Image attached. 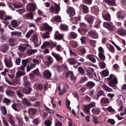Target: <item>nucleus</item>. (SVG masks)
<instances>
[{"label":"nucleus","instance_id":"1","mask_svg":"<svg viewBox=\"0 0 126 126\" xmlns=\"http://www.w3.org/2000/svg\"><path fill=\"white\" fill-rule=\"evenodd\" d=\"M65 77L66 78H70L71 81L74 83L76 82L77 77L75 76L73 72L72 71H68L66 72L65 75Z\"/></svg>","mask_w":126,"mask_h":126},{"label":"nucleus","instance_id":"2","mask_svg":"<svg viewBox=\"0 0 126 126\" xmlns=\"http://www.w3.org/2000/svg\"><path fill=\"white\" fill-rule=\"evenodd\" d=\"M118 83V81L117 78L115 77L113 78L112 80L109 81L108 85L111 87H112L114 89H116L117 87L116 85Z\"/></svg>","mask_w":126,"mask_h":126},{"label":"nucleus","instance_id":"3","mask_svg":"<svg viewBox=\"0 0 126 126\" xmlns=\"http://www.w3.org/2000/svg\"><path fill=\"white\" fill-rule=\"evenodd\" d=\"M37 7L35 3H28L26 6V9L30 12L34 11Z\"/></svg>","mask_w":126,"mask_h":126},{"label":"nucleus","instance_id":"4","mask_svg":"<svg viewBox=\"0 0 126 126\" xmlns=\"http://www.w3.org/2000/svg\"><path fill=\"white\" fill-rule=\"evenodd\" d=\"M31 39L35 47H38L40 45V43H38V39L36 34H34L32 36Z\"/></svg>","mask_w":126,"mask_h":126},{"label":"nucleus","instance_id":"5","mask_svg":"<svg viewBox=\"0 0 126 126\" xmlns=\"http://www.w3.org/2000/svg\"><path fill=\"white\" fill-rule=\"evenodd\" d=\"M36 110V109L32 108H29L28 110V116L30 118L33 119L35 117Z\"/></svg>","mask_w":126,"mask_h":126},{"label":"nucleus","instance_id":"6","mask_svg":"<svg viewBox=\"0 0 126 126\" xmlns=\"http://www.w3.org/2000/svg\"><path fill=\"white\" fill-rule=\"evenodd\" d=\"M51 54L55 58L57 62H59L61 63L63 62L62 61L63 60V58L59 54L52 51Z\"/></svg>","mask_w":126,"mask_h":126},{"label":"nucleus","instance_id":"7","mask_svg":"<svg viewBox=\"0 0 126 126\" xmlns=\"http://www.w3.org/2000/svg\"><path fill=\"white\" fill-rule=\"evenodd\" d=\"M102 17L105 20L108 21L110 20V16L109 14L108 13L107 11L105 10H104L102 13Z\"/></svg>","mask_w":126,"mask_h":126},{"label":"nucleus","instance_id":"8","mask_svg":"<svg viewBox=\"0 0 126 126\" xmlns=\"http://www.w3.org/2000/svg\"><path fill=\"white\" fill-rule=\"evenodd\" d=\"M84 18L89 23L92 24L94 20V17L92 15H89L88 14L85 16Z\"/></svg>","mask_w":126,"mask_h":126},{"label":"nucleus","instance_id":"9","mask_svg":"<svg viewBox=\"0 0 126 126\" xmlns=\"http://www.w3.org/2000/svg\"><path fill=\"white\" fill-rule=\"evenodd\" d=\"M42 30H45L47 31L48 32H49L52 31V28L47 23H45L43 24L42 26Z\"/></svg>","mask_w":126,"mask_h":126},{"label":"nucleus","instance_id":"10","mask_svg":"<svg viewBox=\"0 0 126 126\" xmlns=\"http://www.w3.org/2000/svg\"><path fill=\"white\" fill-rule=\"evenodd\" d=\"M4 62L6 66L9 68L12 67L13 63L11 59L6 58L4 59Z\"/></svg>","mask_w":126,"mask_h":126},{"label":"nucleus","instance_id":"11","mask_svg":"<svg viewBox=\"0 0 126 126\" xmlns=\"http://www.w3.org/2000/svg\"><path fill=\"white\" fill-rule=\"evenodd\" d=\"M32 88L30 86H26L23 89V93L25 94H30L32 91Z\"/></svg>","mask_w":126,"mask_h":126},{"label":"nucleus","instance_id":"12","mask_svg":"<svg viewBox=\"0 0 126 126\" xmlns=\"http://www.w3.org/2000/svg\"><path fill=\"white\" fill-rule=\"evenodd\" d=\"M79 7L82 10L83 13L84 14L88 13L89 12L88 7L85 5H81Z\"/></svg>","mask_w":126,"mask_h":126},{"label":"nucleus","instance_id":"13","mask_svg":"<svg viewBox=\"0 0 126 126\" xmlns=\"http://www.w3.org/2000/svg\"><path fill=\"white\" fill-rule=\"evenodd\" d=\"M88 33L90 36L93 38L97 39L98 38V35L96 31H90Z\"/></svg>","mask_w":126,"mask_h":126},{"label":"nucleus","instance_id":"14","mask_svg":"<svg viewBox=\"0 0 126 126\" xmlns=\"http://www.w3.org/2000/svg\"><path fill=\"white\" fill-rule=\"evenodd\" d=\"M9 46L8 44H3L2 46L1 49L2 52L6 53L9 50Z\"/></svg>","mask_w":126,"mask_h":126},{"label":"nucleus","instance_id":"15","mask_svg":"<svg viewBox=\"0 0 126 126\" xmlns=\"http://www.w3.org/2000/svg\"><path fill=\"white\" fill-rule=\"evenodd\" d=\"M43 74L44 77L47 79H48L50 78L51 76V73L48 70H44L43 72Z\"/></svg>","mask_w":126,"mask_h":126},{"label":"nucleus","instance_id":"16","mask_svg":"<svg viewBox=\"0 0 126 126\" xmlns=\"http://www.w3.org/2000/svg\"><path fill=\"white\" fill-rule=\"evenodd\" d=\"M103 25L104 27L107 28L110 31H112L114 29L113 26L108 22H104L103 24Z\"/></svg>","mask_w":126,"mask_h":126},{"label":"nucleus","instance_id":"17","mask_svg":"<svg viewBox=\"0 0 126 126\" xmlns=\"http://www.w3.org/2000/svg\"><path fill=\"white\" fill-rule=\"evenodd\" d=\"M54 38L56 39L61 40L63 38V35L60 34L58 31H56L55 33Z\"/></svg>","mask_w":126,"mask_h":126},{"label":"nucleus","instance_id":"18","mask_svg":"<svg viewBox=\"0 0 126 126\" xmlns=\"http://www.w3.org/2000/svg\"><path fill=\"white\" fill-rule=\"evenodd\" d=\"M117 17L119 20H123L125 18L126 16L125 14L121 11H118L117 13Z\"/></svg>","mask_w":126,"mask_h":126},{"label":"nucleus","instance_id":"19","mask_svg":"<svg viewBox=\"0 0 126 126\" xmlns=\"http://www.w3.org/2000/svg\"><path fill=\"white\" fill-rule=\"evenodd\" d=\"M87 59H89L90 61L93 63H95L96 61L95 59L94 58V55L92 54H89L86 56Z\"/></svg>","mask_w":126,"mask_h":126},{"label":"nucleus","instance_id":"20","mask_svg":"<svg viewBox=\"0 0 126 126\" xmlns=\"http://www.w3.org/2000/svg\"><path fill=\"white\" fill-rule=\"evenodd\" d=\"M67 12L69 15L70 16H73L75 14L74 9L72 7L69 8L66 11Z\"/></svg>","mask_w":126,"mask_h":126},{"label":"nucleus","instance_id":"21","mask_svg":"<svg viewBox=\"0 0 126 126\" xmlns=\"http://www.w3.org/2000/svg\"><path fill=\"white\" fill-rule=\"evenodd\" d=\"M95 85V83L92 81H89L87 82L85 86L88 88L91 89Z\"/></svg>","mask_w":126,"mask_h":126},{"label":"nucleus","instance_id":"22","mask_svg":"<svg viewBox=\"0 0 126 126\" xmlns=\"http://www.w3.org/2000/svg\"><path fill=\"white\" fill-rule=\"evenodd\" d=\"M92 111L93 114L98 115L100 114L101 110L99 108H94L92 110Z\"/></svg>","mask_w":126,"mask_h":126},{"label":"nucleus","instance_id":"23","mask_svg":"<svg viewBox=\"0 0 126 126\" xmlns=\"http://www.w3.org/2000/svg\"><path fill=\"white\" fill-rule=\"evenodd\" d=\"M24 82L23 84L25 86H30V82L28 80V78L26 76H24L23 78Z\"/></svg>","mask_w":126,"mask_h":126},{"label":"nucleus","instance_id":"24","mask_svg":"<svg viewBox=\"0 0 126 126\" xmlns=\"http://www.w3.org/2000/svg\"><path fill=\"white\" fill-rule=\"evenodd\" d=\"M10 25L14 28H15L18 26L17 21L15 20H12L10 22Z\"/></svg>","mask_w":126,"mask_h":126},{"label":"nucleus","instance_id":"25","mask_svg":"<svg viewBox=\"0 0 126 126\" xmlns=\"http://www.w3.org/2000/svg\"><path fill=\"white\" fill-rule=\"evenodd\" d=\"M36 64L31 63L30 64V65L28 64L27 66L26 69L27 72H28L30 71L32 68H35V67Z\"/></svg>","mask_w":126,"mask_h":126},{"label":"nucleus","instance_id":"26","mask_svg":"<svg viewBox=\"0 0 126 126\" xmlns=\"http://www.w3.org/2000/svg\"><path fill=\"white\" fill-rule=\"evenodd\" d=\"M117 33L120 35L125 36L126 35V32L125 30L122 29H119L117 31Z\"/></svg>","mask_w":126,"mask_h":126},{"label":"nucleus","instance_id":"27","mask_svg":"<svg viewBox=\"0 0 126 126\" xmlns=\"http://www.w3.org/2000/svg\"><path fill=\"white\" fill-rule=\"evenodd\" d=\"M49 47L52 49L56 46L57 43L56 42L50 40L49 41Z\"/></svg>","mask_w":126,"mask_h":126},{"label":"nucleus","instance_id":"28","mask_svg":"<svg viewBox=\"0 0 126 126\" xmlns=\"http://www.w3.org/2000/svg\"><path fill=\"white\" fill-rule=\"evenodd\" d=\"M8 120L9 123L13 126H14L15 122L13 120V116L12 115H10L9 116Z\"/></svg>","mask_w":126,"mask_h":126},{"label":"nucleus","instance_id":"29","mask_svg":"<svg viewBox=\"0 0 126 126\" xmlns=\"http://www.w3.org/2000/svg\"><path fill=\"white\" fill-rule=\"evenodd\" d=\"M100 101L102 104H106L109 102V100L108 98L103 97L101 99Z\"/></svg>","mask_w":126,"mask_h":126},{"label":"nucleus","instance_id":"30","mask_svg":"<svg viewBox=\"0 0 126 126\" xmlns=\"http://www.w3.org/2000/svg\"><path fill=\"white\" fill-rule=\"evenodd\" d=\"M16 42V40L14 38H10L9 40L10 45L12 47L14 46Z\"/></svg>","mask_w":126,"mask_h":126},{"label":"nucleus","instance_id":"31","mask_svg":"<svg viewBox=\"0 0 126 126\" xmlns=\"http://www.w3.org/2000/svg\"><path fill=\"white\" fill-rule=\"evenodd\" d=\"M104 91H103L101 90L99 91L97 94V98L96 99L98 100L99 97L103 95L104 96L105 94H104Z\"/></svg>","mask_w":126,"mask_h":126},{"label":"nucleus","instance_id":"32","mask_svg":"<svg viewBox=\"0 0 126 126\" xmlns=\"http://www.w3.org/2000/svg\"><path fill=\"white\" fill-rule=\"evenodd\" d=\"M78 31L81 35H84L86 34L87 29L86 28H81L80 30H78Z\"/></svg>","mask_w":126,"mask_h":126},{"label":"nucleus","instance_id":"33","mask_svg":"<svg viewBox=\"0 0 126 126\" xmlns=\"http://www.w3.org/2000/svg\"><path fill=\"white\" fill-rule=\"evenodd\" d=\"M22 33L21 32L18 31L12 32L11 33V35L12 36H18L20 37L22 35Z\"/></svg>","mask_w":126,"mask_h":126},{"label":"nucleus","instance_id":"34","mask_svg":"<svg viewBox=\"0 0 126 126\" xmlns=\"http://www.w3.org/2000/svg\"><path fill=\"white\" fill-rule=\"evenodd\" d=\"M68 62L70 65H73L75 64L77 61H76L75 59L74 58H71L68 60Z\"/></svg>","mask_w":126,"mask_h":126},{"label":"nucleus","instance_id":"35","mask_svg":"<svg viewBox=\"0 0 126 126\" xmlns=\"http://www.w3.org/2000/svg\"><path fill=\"white\" fill-rule=\"evenodd\" d=\"M36 52H37V50L36 49H31L28 50L27 52V55L29 56L32 55V54Z\"/></svg>","mask_w":126,"mask_h":126},{"label":"nucleus","instance_id":"36","mask_svg":"<svg viewBox=\"0 0 126 126\" xmlns=\"http://www.w3.org/2000/svg\"><path fill=\"white\" fill-rule=\"evenodd\" d=\"M105 2L108 4L112 6L114 5L115 3L114 0H106Z\"/></svg>","mask_w":126,"mask_h":126},{"label":"nucleus","instance_id":"37","mask_svg":"<svg viewBox=\"0 0 126 126\" xmlns=\"http://www.w3.org/2000/svg\"><path fill=\"white\" fill-rule=\"evenodd\" d=\"M6 92L7 95H8L11 96H14L15 92L11 90H8Z\"/></svg>","mask_w":126,"mask_h":126},{"label":"nucleus","instance_id":"38","mask_svg":"<svg viewBox=\"0 0 126 126\" xmlns=\"http://www.w3.org/2000/svg\"><path fill=\"white\" fill-rule=\"evenodd\" d=\"M13 5L15 8H17L22 7V4L20 2H16L13 4Z\"/></svg>","mask_w":126,"mask_h":126},{"label":"nucleus","instance_id":"39","mask_svg":"<svg viewBox=\"0 0 126 126\" xmlns=\"http://www.w3.org/2000/svg\"><path fill=\"white\" fill-rule=\"evenodd\" d=\"M40 120L39 118H36L34 119L32 122L33 123L35 126L38 125L40 123Z\"/></svg>","mask_w":126,"mask_h":126},{"label":"nucleus","instance_id":"40","mask_svg":"<svg viewBox=\"0 0 126 126\" xmlns=\"http://www.w3.org/2000/svg\"><path fill=\"white\" fill-rule=\"evenodd\" d=\"M1 110L3 114L6 115L7 113V111L6 107L4 106H3L1 107Z\"/></svg>","mask_w":126,"mask_h":126},{"label":"nucleus","instance_id":"41","mask_svg":"<svg viewBox=\"0 0 126 126\" xmlns=\"http://www.w3.org/2000/svg\"><path fill=\"white\" fill-rule=\"evenodd\" d=\"M103 87L106 91L109 92H111L113 91L111 88L109 87L105 84L103 85Z\"/></svg>","mask_w":126,"mask_h":126},{"label":"nucleus","instance_id":"42","mask_svg":"<svg viewBox=\"0 0 126 126\" xmlns=\"http://www.w3.org/2000/svg\"><path fill=\"white\" fill-rule=\"evenodd\" d=\"M78 71L79 74L83 75L84 73V71L83 68L81 67H79L78 68Z\"/></svg>","mask_w":126,"mask_h":126},{"label":"nucleus","instance_id":"43","mask_svg":"<svg viewBox=\"0 0 126 126\" xmlns=\"http://www.w3.org/2000/svg\"><path fill=\"white\" fill-rule=\"evenodd\" d=\"M23 102L24 104H25L28 106H30L31 105L30 101L27 98H24L23 100Z\"/></svg>","mask_w":126,"mask_h":126},{"label":"nucleus","instance_id":"44","mask_svg":"<svg viewBox=\"0 0 126 126\" xmlns=\"http://www.w3.org/2000/svg\"><path fill=\"white\" fill-rule=\"evenodd\" d=\"M60 27L61 29L64 31L68 30V26L65 24H61Z\"/></svg>","mask_w":126,"mask_h":126},{"label":"nucleus","instance_id":"45","mask_svg":"<svg viewBox=\"0 0 126 126\" xmlns=\"http://www.w3.org/2000/svg\"><path fill=\"white\" fill-rule=\"evenodd\" d=\"M49 33L48 32H46L42 34L43 37L42 38L44 39L48 38L50 37L49 36Z\"/></svg>","mask_w":126,"mask_h":126},{"label":"nucleus","instance_id":"46","mask_svg":"<svg viewBox=\"0 0 126 126\" xmlns=\"http://www.w3.org/2000/svg\"><path fill=\"white\" fill-rule=\"evenodd\" d=\"M104 53H99L98 55L99 58L103 62L105 60L106 57L104 55Z\"/></svg>","mask_w":126,"mask_h":126},{"label":"nucleus","instance_id":"47","mask_svg":"<svg viewBox=\"0 0 126 126\" xmlns=\"http://www.w3.org/2000/svg\"><path fill=\"white\" fill-rule=\"evenodd\" d=\"M25 16L26 17H29L30 19H33V16L32 15V12H31L28 14H26Z\"/></svg>","mask_w":126,"mask_h":126},{"label":"nucleus","instance_id":"48","mask_svg":"<svg viewBox=\"0 0 126 126\" xmlns=\"http://www.w3.org/2000/svg\"><path fill=\"white\" fill-rule=\"evenodd\" d=\"M47 59L48 62V63L49 65L51 64L53 62V60L52 57L50 56H48L47 58Z\"/></svg>","mask_w":126,"mask_h":126},{"label":"nucleus","instance_id":"49","mask_svg":"<svg viewBox=\"0 0 126 126\" xmlns=\"http://www.w3.org/2000/svg\"><path fill=\"white\" fill-rule=\"evenodd\" d=\"M107 122L112 125H114L115 123V121L114 119L110 118L108 119Z\"/></svg>","mask_w":126,"mask_h":126},{"label":"nucleus","instance_id":"50","mask_svg":"<svg viewBox=\"0 0 126 126\" xmlns=\"http://www.w3.org/2000/svg\"><path fill=\"white\" fill-rule=\"evenodd\" d=\"M70 36L73 39H75L77 37L78 34L74 32H71L70 33Z\"/></svg>","mask_w":126,"mask_h":126},{"label":"nucleus","instance_id":"51","mask_svg":"<svg viewBox=\"0 0 126 126\" xmlns=\"http://www.w3.org/2000/svg\"><path fill=\"white\" fill-rule=\"evenodd\" d=\"M29 62L28 60L27 59H23L22 61V63L24 66H26L27 65Z\"/></svg>","mask_w":126,"mask_h":126},{"label":"nucleus","instance_id":"52","mask_svg":"<svg viewBox=\"0 0 126 126\" xmlns=\"http://www.w3.org/2000/svg\"><path fill=\"white\" fill-rule=\"evenodd\" d=\"M99 65L101 68L104 69L106 67V64L103 61L102 62H100Z\"/></svg>","mask_w":126,"mask_h":126},{"label":"nucleus","instance_id":"53","mask_svg":"<svg viewBox=\"0 0 126 126\" xmlns=\"http://www.w3.org/2000/svg\"><path fill=\"white\" fill-rule=\"evenodd\" d=\"M26 73L24 72L19 71L16 73V77H20L23 76Z\"/></svg>","mask_w":126,"mask_h":126},{"label":"nucleus","instance_id":"54","mask_svg":"<svg viewBox=\"0 0 126 126\" xmlns=\"http://www.w3.org/2000/svg\"><path fill=\"white\" fill-rule=\"evenodd\" d=\"M102 76L103 77L107 76L109 75V72L108 71L104 70L101 73Z\"/></svg>","mask_w":126,"mask_h":126},{"label":"nucleus","instance_id":"55","mask_svg":"<svg viewBox=\"0 0 126 126\" xmlns=\"http://www.w3.org/2000/svg\"><path fill=\"white\" fill-rule=\"evenodd\" d=\"M54 4L55 6V12L56 13L59 12L60 10V7L59 5L55 3H54Z\"/></svg>","mask_w":126,"mask_h":126},{"label":"nucleus","instance_id":"56","mask_svg":"<svg viewBox=\"0 0 126 126\" xmlns=\"http://www.w3.org/2000/svg\"><path fill=\"white\" fill-rule=\"evenodd\" d=\"M70 104V101L67 99H66V108L70 110H71V108L69 106Z\"/></svg>","mask_w":126,"mask_h":126},{"label":"nucleus","instance_id":"57","mask_svg":"<svg viewBox=\"0 0 126 126\" xmlns=\"http://www.w3.org/2000/svg\"><path fill=\"white\" fill-rule=\"evenodd\" d=\"M45 125L46 126H50L51 125V121L49 120H45L44 122Z\"/></svg>","mask_w":126,"mask_h":126},{"label":"nucleus","instance_id":"58","mask_svg":"<svg viewBox=\"0 0 126 126\" xmlns=\"http://www.w3.org/2000/svg\"><path fill=\"white\" fill-rule=\"evenodd\" d=\"M25 108L24 105L22 103L19 104L18 103V109H24Z\"/></svg>","mask_w":126,"mask_h":126},{"label":"nucleus","instance_id":"59","mask_svg":"<svg viewBox=\"0 0 126 126\" xmlns=\"http://www.w3.org/2000/svg\"><path fill=\"white\" fill-rule=\"evenodd\" d=\"M18 103L13 104L12 106V107L13 108L15 111H18Z\"/></svg>","mask_w":126,"mask_h":126},{"label":"nucleus","instance_id":"60","mask_svg":"<svg viewBox=\"0 0 126 126\" xmlns=\"http://www.w3.org/2000/svg\"><path fill=\"white\" fill-rule=\"evenodd\" d=\"M32 62L35 64L38 65L41 62V60L36 59H34L32 60Z\"/></svg>","mask_w":126,"mask_h":126},{"label":"nucleus","instance_id":"61","mask_svg":"<svg viewBox=\"0 0 126 126\" xmlns=\"http://www.w3.org/2000/svg\"><path fill=\"white\" fill-rule=\"evenodd\" d=\"M108 49L112 53H114L115 52V50L114 47L111 44L109 45V48Z\"/></svg>","mask_w":126,"mask_h":126},{"label":"nucleus","instance_id":"62","mask_svg":"<svg viewBox=\"0 0 126 126\" xmlns=\"http://www.w3.org/2000/svg\"><path fill=\"white\" fill-rule=\"evenodd\" d=\"M93 122L95 124H98L99 123V121H98V119L97 116H95L93 117Z\"/></svg>","mask_w":126,"mask_h":126},{"label":"nucleus","instance_id":"63","mask_svg":"<svg viewBox=\"0 0 126 126\" xmlns=\"http://www.w3.org/2000/svg\"><path fill=\"white\" fill-rule=\"evenodd\" d=\"M92 0H82L83 2L85 4L90 5L92 3Z\"/></svg>","mask_w":126,"mask_h":126},{"label":"nucleus","instance_id":"64","mask_svg":"<svg viewBox=\"0 0 126 126\" xmlns=\"http://www.w3.org/2000/svg\"><path fill=\"white\" fill-rule=\"evenodd\" d=\"M84 110L85 112L89 113L90 112V108L87 105H85L83 107Z\"/></svg>","mask_w":126,"mask_h":126}]
</instances>
